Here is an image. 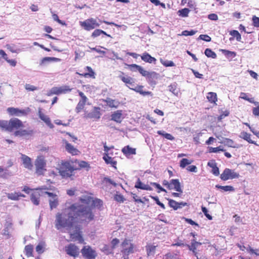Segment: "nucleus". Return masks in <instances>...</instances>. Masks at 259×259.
<instances>
[{"instance_id":"59","label":"nucleus","mask_w":259,"mask_h":259,"mask_svg":"<svg viewBox=\"0 0 259 259\" xmlns=\"http://www.w3.org/2000/svg\"><path fill=\"white\" fill-rule=\"evenodd\" d=\"M162 184L169 190L173 189V187L171 186V181L169 182L167 180H164L162 182Z\"/></svg>"},{"instance_id":"15","label":"nucleus","mask_w":259,"mask_h":259,"mask_svg":"<svg viewBox=\"0 0 259 259\" xmlns=\"http://www.w3.org/2000/svg\"><path fill=\"white\" fill-rule=\"evenodd\" d=\"M65 148L66 150L72 155H77L80 153V151L67 141H64Z\"/></svg>"},{"instance_id":"36","label":"nucleus","mask_w":259,"mask_h":259,"mask_svg":"<svg viewBox=\"0 0 259 259\" xmlns=\"http://www.w3.org/2000/svg\"><path fill=\"white\" fill-rule=\"evenodd\" d=\"M204 54L208 58H211L212 59H215L217 58V54L210 49H206L204 51Z\"/></svg>"},{"instance_id":"47","label":"nucleus","mask_w":259,"mask_h":259,"mask_svg":"<svg viewBox=\"0 0 259 259\" xmlns=\"http://www.w3.org/2000/svg\"><path fill=\"white\" fill-rule=\"evenodd\" d=\"M57 60H58V59L54 58V57H45L41 59L40 63V65H42L43 64H44L45 63H46L47 62H50V61H56Z\"/></svg>"},{"instance_id":"44","label":"nucleus","mask_w":259,"mask_h":259,"mask_svg":"<svg viewBox=\"0 0 259 259\" xmlns=\"http://www.w3.org/2000/svg\"><path fill=\"white\" fill-rule=\"evenodd\" d=\"M230 34L234 37H236V40L238 41H240L241 40V34L237 30H233L230 32Z\"/></svg>"},{"instance_id":"9","label":"nucleus","mask_w":259,"mask_h":259,"mask_svg":"<svg viewBox=\"0 0 259 259\" xmlns=\"http://www.w3.org/2000/svg\"><path fill=\"white\" fill-rule=\"evenodd\" d=\"M71 89L69 86L64 85L60 87H53L51 90L48 93L47 95L48 96L52 95H60L62 94H66L67 93L71 92Z\"/></svg>"},{"instance_id":"22","label":"nucleus","mask_w":259,"mask_h":259,"mask_svg":"<svg viewBox=\"0 0 259 259\" xmlns=\"http://www.w3.org/2000/svg\"><path fill=\"white\" fill-rule=\"evenodd\" d=\"M38 115L39 117L44 121L50 128H53L54 125L51 121V120L49 117L46 116L44 113L41 112V109H39L38 110Z\"/></svg>"},{"instance_id":"7","label":"nucleus","mask_w":259,"mask_h":259,"mask_svg":"<svg viewBox=\"0 0 259 259\" xmlns=\"http://www.w3.org/2000/svg\"><path fill=\"white\" fill-rule=\"evenodd\" d=\"M239 174L235 172L234 170L229 168H225L220 176V178L224 181H227L229 179H234L238 178Z\"/></svg>"},{"instance_id":"5","label":"nucleus","mask_w":259,"mask_h":259,"mask_svg":"<svg viewBox=\"0 0 259 259\" xmlns=\"http://www.w3.org/2000/svg\"><path fill=\"white\" fill-rule=\"evenodd\" d=\"M35 171L38 175H42L46 170V160L42 155L38 156L35 161Z\"/></svg>"},{"instance_id":"25","label":"nucleus","mask_w":259,"mask_h":259,"mask_svg":"<svg viewBox=\"0 0 259 259\" xmlns=\"http://www.w3.org/2000/svg\"><path fill=\"white\" fill-rule=\"evenodd\" d=\"M207 165L212 168L211 172L215 176H218L220 174L219 168L217 166V163L214 160H211L207 163Z\"/></svg>"},{"instance_id":"14","label":"nucleus","mask_w":259,"mask_h":259,"mask_svg":"<svg viewBox=\"0 0 259 259\" xmlns=\"http://www.w3.org/2000/svg\"><path fill=\"white\" fill-rule=\"evenodd\" d=\"M7 111L10 115L12 116H21L26 115L27 113L24 109H19L14 107H9L7 109Z\"/></svg>"},{"instance_id":"3","label":"nucleus","mask_w":259,"mask_h":259,"mask_svg":"<svg viewBox=\"0 0 259 259\" xmlns=\"http://www.w3.org/2000/svg\"><path fill=\"white\" fill-rule=\"evenodd\" d=\"M0 125L1 128L5 131L12 132L15 131L14 135L15 136H26L30 135L32 131L26 130H22L24 127V124L21 120L17 118H13L9 121L2 120L0 121Z\"/></svg>"},{"instance_id":"37","label":"nucleus","mask_w":259,"mask_h":259,"mask_svg":"<svg viewBox=\"0 0 259 259\" xmlns=\"http://www.w3.org/2000/svg\"><path fill=\"white\" fill-rule=\"evenodd\" d=\"M215 187L218 188V189H221V190H223L224 191H225V192H227V191L232 192V191H234L235 190V189L233 188V187H232L231 186H221V185H217L215 186Z\"/></svg>"},{"instance_id":"38","label":"nucleus","mask_w":259,"mask_h":259,"mask_svg":"<svg viewBox=\"0 0 259 259\" xmlns=\"http://www.w3.org/2000/svg\"><path fill=\"white\" fill-rule=\"evenodd\" d=\"M106 102L107 105L111 108H117L118 105V102L117 101L110 98H108L106 100Z\"/></svg>"},{"instance_id":"52","label":"nucleus","mask_w":259,"mask_h":259,"mask_svg":"<svg viewBox=\"0 0 259 259\" xmlns=\"http://www.w3.org/2000/svg\"><path fill=\"white\" fill-rule=\"evenodd\" d=\"M25 89L27 91H34L38 89L37 87L28 83L25 85Z\"/></svg>"},{"instance_id":"62","label":"nucleus","mask_w":259,"mask_h":259,"mask_svg":"<svg viewBox=\"0 0 259 259\" xmlns=\"http://www.w3.org/2000/svg\"><path fill=\"white\" fill-rule=\"evenodd\" d=\"M77 92L78 93L79 96L81 97V100L80 101L86 103L88 100L87 97L84 95V94L82 92H80L78 90Z\"/></svg>"},{"instance_id":"53","label":"nucleus","mask_w":259,"mask_h":259,"mask_svg":"<svg viewBox=\"0 0 259 259\" xmlns=\"http://www.w3.org/2000/svg\"><path fill=\"white\" fill-rule=\"evenodd\" d=\"M128 68L131 69V70L134 71L138 70L139 71L140 69L141 68V66L140 65H138L136 64H129L127 65Z\"/></svg>"},{"instance_id":"27","label":"nucleus","mask_w":259,"mask_h":259,"mask_svg":"<svg viewBox=\"0 0 259 259\" xmlns=\"http://www.w3.org/2000/svg\"><path fill=\"white\" fill-rule=\"evenodd\" d=\"M251 135L250 134L247 133L246 132H242L240 134V138H241V139H243L244 140L247 141L249 143L253 144H254L255 145H257V144L256 143V142H255L254 141H252L251 139Z\"/></svg>"},{"instance_id":"8","label":"nucleus","mask_w":259,"mask_h":259,"mask_svg":"<svg viewBox=\"0 0 259 259\" xmlns=\"http://www.w3.org/2000/svg\"><path fill=\"white\" fill-rule=\"evenodd\" d=\"M118 77L131 90V88H132L133 86H135V79L128 75L125 73L121 71Z\"/></svg>"},{"instance_id":"56","label":"nucleus","mask_w":259,"mask_h":259,"mask_svg":"<svg viewBox=\"0 0 259 259\" xmlns=\"http://www.w3.org/2000/svg\"><path fill=\"white\" fill-rule=\"evenodd\" d=\"M199 39L204 40L207 42L211 41V37L207 34H201L199 36Z\"/></svg>"},{"instance_id":"46","label":"nucleus","mask_w":259,"mask_h":259,"mask_svg":"<svg viewBox=\"0 0 259 259\" xmlns=\"http://www.w3.org/2000/svg\"><path fill=\"white\" fill-rule=\"evenodd\" d=\"M190 10L188 8H184L178 11L179 15L183 17H186L188 16Z\"/></svg>"},{"instance_id":"35","label":"nucleus","mask_w":259,"mask_h":259,"mask_svg":"<svg viewBox=\"0 0 259 259\" xmlns=\"http://www.w3.org/2000/svg\"><path fill=\"white\" fill-rule=\"evenodd\" d=\"M156 246L153 245H148L146 246L147 253L148 256L154 254L156 250Z\"/></svg>"},{"instance_id":"41","label":"nucleus","mask_w":259,"mask_h":259,"mask_svg":"<svg viewBox=\"0 0 259 259\" xmlns=\"http://www.w3.org/2000/svg\"><path fill=\"white\" fill-rule=\"evenodd\" d=\"M193 162V160H189L187 158H183L180 162V166L181 168L185 167L187 165L190 164Z\"/></svg>"},{"instance_id":"45","label":"nucleus","mask_w":259,"mask_h":259,"mask_svg":"<svg viewBox=\"0 0 259 259\" xmlns=\"http://www.w3.org/2000/svg\"><path fill=\"white\" fill-rule=\"evenodd\" d=\"M114 199L119 203H123L125 200L122 195L117 193L114 195Z\"/></svg>"},{"instance_id":"64","label":"nucleus","mask_w":259,"mask_h":259,"mask_svg":"<svg viewBox=\"0 0 259 259\" xmlns=\"http://www.w3.org/2000/svg\"><path fill=\"white\" fill-rule=\"evenodd\" d=\"M144 184L141 181L140 179H138L135 184V188L142 190Z\"/></svg>"},{"instance_id":"57","label":"nucleus","mask_w":259,"mask_h":259,"mask_svg":"<svg viewBox=\"0 0 259 259\" xmlns=\"http://www.w3.org/2000/svg\"><path fill=\"white\" fill-rule=\"evenodd\" d=\"M201 209H202V212H203V213L204 214V215H205V217L209 220H211L212 218L211 217V215H210L208 213V210H207V209L204 207V206H202L201 207Z\"/></svg>"},{"instance_id":"21","label":"nucleus","mask_w":259,"mask_h":259,"mask_svg":"<svg viewBox=\"0 0 259 259\" xmlns=\"http://www.w3.org/2000/svg\"><path fill=\"white\" fill-rule=\"evenodd\" d=\"M141 57L142 60L146 63L155 64L156 62V58L152 57L147 52H144L142 55L141 56Z\"/></svg>"},{"instance_id":"23","label":"nucleus","mask_w":259,"mask_h":259,"mask_svg":"<svg viewBox=\"0 0 259 259\" xmlns=\"http://www.w3.org/2000/svg\"><path fill=\"white\" fill-rule=\"evenodd\" d=\"M40 194L38 191H34L31 194L30 200L33 204L38 205L40 202Z\"/></svg>"},{"instance_id":"16","label":"nucleus","mask_w":259,"mask_h":259,"mask_svg":"<svg viewBox=\"0 0 259 259\" xmlns=\"http://www.w3.org/2000/svg\"><path fill=\"white\" fill-rule=\"evenodd\" d=\"M123 119L122 111L120 110L114 112L111 115V119L118 123H120Z\"/></svg>"},{"instance_id":"61","label":"nucleus","mask_w":259,"mask_h":259,"mask_svg":"<svg viewBox=\"0 0 259 259\" xmlns=\"http://www.w3.org/2000/svg\"><path fill=\"white\" fill-rule=\"evenodd\" d=\"M139 72L142 76L146 77H147L149 74L151 73V72H149L144 70L142 67L140 69Z\"/></svg>"},{"instance_id":"29","label":"nucleus","mask_w":259,"mask_h":259,"mask_svg":"<svg viewBox=\"0 0 259 259\" xmlns=\"http://www.w3.org/2000/svg\"><path fill=\"white\" fill-rule=\"evenodd\" d=\"M201 245V243L195 241L194 239L192 240L190 245H188L190 250L192 251L195 256H197L196 249L198 245Z\"/></svg>"},{"instance_id":"34","label":"nucleus","mask_w":259,"mask_h":259,"mask_svg":"<svg viewBox=\"0 0 259 259\" xmlns=\"http://www.w3.org/2000/svg\"><path fill=\"white\" fill-rule=\"evenodd\" d=\"M102 252L106 255H109L113 253L112 248L107 244H105L103 248L101 249Z\"/></svg>"},{"instance_id":"10","label":"nucleus","mask_w":259,"mask_h":259,"mask_svg":"<svg viewBox=\"0 0 259 259\" xmlns=\"http://www.w3.org/2000/svg\"><path fill=\"white\" fill-rule=\"evenodd\" d=\"M49 197V202L50 209L51 210L57 208L59 205V198L57 195L49 192H45Z\"/></svg>"},{"instance_id":"6","label":"nucleus","mask_w":259,"mask_h":259,"mask_svg":"<svg viewBox=\"0 0 259 259\" xmlns=\"http://www.w3.org/2000/svg\"><path fill=\"white\" fill-rule=\"evenodd\" d=\"M80 25L85 30L90 31L100 26L96 19L91 18L80 22Z\"/></svg>"},{"instance_id":"18","label":"nucleus","mask_w":259,"mask_h":259,"mask_svg":"<svg viewBox=\"0 0 259 259\" xmlns=\"http://www.w3.org/2000/svg\"><path fill=\"white\" fill-rule=\"evenodd\" d=\"M103 159L104 160L105 163L107 164H110L112 167L116 169L117 161H115L114 158H112L109 155V153H104L103 154Z\"/></svg>"},{"instance_id":"26","label":"nucleus","mask_w":259,"mask_h":259,"mask_svg":"<svg viewBox=\"0 0 259 259\" xmlns=\"http://www.w3.org/2000/svg\"><path fill=\"white\" fill-rule=\"evenodd\" d=\"M158 77V74L155 72H151L147 77L148 82L151 84H155L156 83V79Z\"/></svg>"},{"instance_id":"40","label":"nucleus","mask_w":259,"mask_h":259,"mask_svg":"<svg viewBox=\"0 0 259 259\" xmlns=\"http://www.w3.org/2000/svg\"><path fill=\"white\" fill-rule=\"evenodd\" d=\"M240 97L245 100L248 101L251 103H253L255 105H256L258 104L257 102L254 101L253 98H248L247 94L245 93H241Z\"/></svg>"},{"instance_id":"63","label":"nucleus","mask_w":259,"mask_h":259,"mask_svg":"<svg viewBox=\"0 0 259 259\" xmlns=\"http://www.w3.org/2000/svg\"><path fill=\"white\" fill-rule=\"evenodd\" d=\"M229 114V112L228 111H225L222 114L220 115L218 117V121H221L223 118L224 117L228 116Z\"/></svg>"},{"instance_id":"1","label":"nucleus","mask_w":259,"mask_h":259,"mask_svg":"<svg viewBox=\"0 0 259 259\" xmlns=\"http://www.w3.org/2000/svg\"><path fill=\"white\" fill-rule=\"evenodd\" d=\"M79 200L81 204L73 203L56 213L55 227L58 230L66 229L72 231L73 232L70 234L71 239L82 243L84 239L81 235V224L87 225L94 220L92 208L100 209L103 202L99 199L89 196L80 198Z\"/></svg>"},{"instance_id":"20","label":"nucleus","mask_w":259,"mask_h":259,"mask_svg":"<svg viewBox=\"0 0 259 259\" xmlns=\"http://www.w3.org/2000/svg\"><path fill=\"white\" fill-rule=\"evenodd\" d=\"M21 158L24 167L28 169H32L33 164L32 163L31 158L24 154H22Z\"/></svg>"},{"instance_id":"60","label":"nucleus","mask_w":259,"mask_h":259,"mask_svg":"<svg viewBox=\"0 0 259 259\" xmlns=\"http://www.w3.org/2000/svg\"><path fill=\"white\" fill-rule=\"evenodd\" d=\"M102 30L97 29L94 31V32L92 34V37L95 38L100 36L102 34Z\"/></svg>"},{"instance_id":"51","label":"nucleus","mask_w":259,"mask_h":259,"mask_svg":"<svg viewBox=\"0 0 259 259\" xmlns=\"http://www.w3.org/2000/svg\"><path fill=\"white\" fill-rule=\"evenodd\" d=\"M86 103L83 102L82 101H79L76 107V110L77 112H80L84 108Z\"/></svg>"},{"instance_id":"43","label":"nucleus","mask_w":259,"mask_h":259,"mask_svg":"<svg viewBox=\"0 0 259 259\" xmlns=\"http://www.w3.org/2000/svg\"><path fill=\"white\" fill-rule=\"evenodd\" d=\"M208 152L211 153H217L219 151H225V150L222 148L221 146H220L217 147H209L208 148Z\"/></svg>"},{"instance_id":"13","label":"nucleus","mask_w":259,"mask_h":259,"mask_svg":"<svg viewBox=\"0 0 259 259\" xmlns=\"http://www.w3.org/2000/svg\"><path fill=\"white\" fill-rule=\"evenodd\" d=\"M84 70L87 71V72L79 73L77 72L76 73L81 77L91 78L93 79L96 78V73L91 67L86 66L84 68Z\"/></svg>"},{"instance_id":"12","label":"nucleus","mask_w":259,"mask_h":259,"mask_svg":"<svg viewBox=\"0 0 259 259\" xmlns=\"http://www.w3.org/2000/svg\"><path fill=\"white\" fill-rule=\"evenodd\" d=\"M65 251L70 256L76 257L79 254L78 247L73 244H70L65 247Z\"/></svg>"},{"instance_id":"31","label":"nucleus","mask_w":259,"mask_h":259,"mask_svg":"<svg viewBox=\"0 0 259 259\" xmlns=\"http://www.w3.org/2000/svg\"><path fill=\"white\" fill-rule=\"evenodd\" d=\"M171 186L173 187V189H174L176 191L178 192L182 193L183 190L181 187V184L178 179H172L171 180Z\"/></svg>"},{"instance_id":"48","label":"nucleus","mask_w":259,"mask_h":259,"mask_svg":"<svg viewBox=\"0 0 259 259\" xmlns=\"http://www.w3.org/2000/svg\"><path fill=\"white\" fill-rule=\"evenodd\" d=\"M169 90L175 95L178 96L179 91L177 89V86L175 84H171L169 86Z\"/></svg>"},{"instance_id":"33","label":"nucleus","mask_w":259,"mask_h":259,"mask_svg":"<svg viewBox=\"0 0 259 259\" xmlns=\"http://www.w3.org/2000/svg\"><path fill=\"white\" fill-rule=\"evenodd\" d=\"M46 243L41 241L39 242L35 247L36 251L38 254H41L45 251Z\"/></svg>"},{"instance_id":"49","label":"nucleus","mask_w":259,"mask_h":259,"mask_svg":"<svg viewBox=\"0 0 259 259\" xmlns=\"http://www.w3.org/2000/svg\"><path fill=\"white\" fill-rule=\"evenodd\" d=\"M160 62L165 67H172L175 66V63L172 61L162 60L161 59Z\"/></svg>"},{"instance_id":"58","label":"nucleus","mask_w":259,"mask_h":259,"mask_svg":"<svg viewBox=\"0 0 259 259\" xmlns=\"http://www.w3.org/2000/svg\"><path fill=\"white\" fill-rule=\"evenodd\" d=\"M119 243V240L116 238H114L111 241V247L114 250V249L116 247V246Z\"/></svg>"},{"instance_id":"39","label":"nucleus","mask_w":259,"mask_h":259,"mask_svg":"<svg viewBox=\"0 0 259 259\" xmlns=\"http://www.w3.org/2000/svg\"><path fill=\"white\" fill-rule=\"evenodd\" d=\"M221 51L228 58H234L236 56V53L235 52L224 49H222Z\"/></svg>"},{"instance_id":"30","label":"nucleus","mask_w":259,"mask_h":259,"mask_svg":"<svg viewBox=\"0 0 259 259\" xmlns=\"http://www.w3.org/2000/svg\"><path fill=\"white\" fill-rule=\"evenodd\" d=\"M207 99L208 101L212 104L217 105V102L218 101L217 95L214 92H209L207 93L206 96Z\"/></svg>"},{"instance_id":"4","label":"nucleus","mask_w":259,"mask_h":259,"mask_svg":"<svg viewBox=\"0 0 259 259\" xmlns=\"http://www.w3.org/2000/svg\"><path fill=\"white\" fill-rule=\"evenodd\" d=\"M121 250L123 259H128L129 255L135 252V245L132 242V240L125 238L120 244Z\"/></svg>"},{"instance_id":"32","label":"nucleus","mask_w":259,"mask_h":259,"mask_svg":"<svg viewBox=\"0 0 259 259\" xmlns=\"http://www.w3.org/2000/svg\"><path fill=\"white\" fill-rule=\"evenodd\" d=\"M33 246L32 244H28L24 247V253L25 255L29 257L33 256Z\"/></svg>"},{"instance_id":"42","label":"nucleus","mask_w":259,"mask_h":259,"mask_svg":"<svg viewBox=\"0 0 259 259\" xmlns=\"http://www.w3.org/2000/svg\"><path fill=\"white\" fill-rule=\"evenodd\" d=\"M168 205L170 207H172L174 210H177L180 208V206H178V202L175 200L171 199H168Z\"/></svg>"},{"instance_id":"24","label":"nucleus","mask_w":259,"mask_h":259,"mask_svg":"<svg viewBox=\"0 0 259 259\" xmlns=\"http://www.w3.org/2000/svg\"><path fill=\"white\" fill-rule=\"evenodd\" d=\"M122 152L126 156L136 154V149L131 147L129 145L124 146L121 150Z\"/></svg>"},{"instance_id":"11","label":"nucleus","mask_w":259,"mask_h":259,"mask_svg":"<svg viewBox=\"0 0 259 259\" xmlns=\"http://www.w3.org/2000/svg\"><path fill=\"white\" fill-rule=\"evenodd\" d=\"M82 255L87 259H94L97 256L95 250L90 246H84L81 250Z\"/></svg>"},{"instance_id":"28","label":"nucleus","mask_w":259,"mask_h":259,"mask_svg":"<svg viewBox=\"0 0 259 259\" xmlns=\"http://www.w3.org/2000/svg\"><path fill=\"white\" fill-rule=\"evenodd\" d=\"M7 196L8 199L12 200H18L20 197H25V196L21 193L14 192L7 193Z\"/></svg>"},{"instance_id":"55","label":"nucleus","mask_w":259,"mask_h":259,"mask_svg":"<svg viewBox=\"0 0 259 259\" xmlns=\"http://www.w3.org/2000/svg\"><path fill=\"white\" fill-rule=\"evenodd\" d=\"M252 25L255 27H259V17L256 16H253L252 18Z\"/></svg>"},{"instance_id":"50","label":"nucleus","mask_w":259,"mask_h":259,"mask_svg":"<svg viewBox=\"0 0 259 259\" xmlns=\"http://www.w3.org/2000/svg\"><path fill=\"white\" fill-rule=\"evenodd\" d=\"M150 197L152 199H153L155 201L156 203L160 206L162 209H164L165 208V205L159 201L157 196H150Z\"/></svg>"},{"instance_id":"2","label":"nucleus","mask_w":259,"mask_h":259,"mask_svg":"<svg viewBox=\"0 0 259 259\" xmlns=\"http://www.w3.org/2000/svg\"><path fill=\"white\" fill-rule=\"evenodd\" d=\"M85 168H90L89 163L85 161H79L76 159L63 160L60 165L59 173L63 178H68L74 175V171Z\"/></svg>"},{"instance_id":"17","label":"nucleus","mask_w":259,"mask_h":259,"mask_svg":"<svg viewBox=\"0 0 259 259\" xmlns=\"http://www.w3.org/2000/svg\"><path fill=\"white\" fill-rule=\"evenodd\" d=\"M143 88H144L143 85H136V83H135V86H133V87H132V88H131V90L135 91L137 93H139L140 95H141L143 96L152 95V93L151 92L144 91Z\"/></svg>"},{"instance_id":"54","label":"nucleus","mask_w":259,"mask_h":259,"mask_svg":"<svg viewBox=\"0 0 259 259\" xmlns=\"http://www.w3.org/2000/svg\"><path fill=\"white\" fill-rule=\"evenodd\" d=\"M151 185L158 189V193H160V192H166L165 189L163 188L159 184L157 183H151Z\"/></svg>"},{"instance_id":"19","label":"nucleus","mask_w":259,"mask_h":259,"mask_svg":"<svg viewBox=\"0 0 259 259\" xmlns=\"http://www.w3.org/2000/svg\"><path fill=\"white\" fill-rule=\"evenodd\" d=\"M101 115L100 108L95 107L93 111L88 114V117L94 120H98L100 118Z\"/></svg>"}]
</instances>
